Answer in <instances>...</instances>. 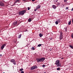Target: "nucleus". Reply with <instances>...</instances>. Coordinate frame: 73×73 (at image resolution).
Returning <instances> with one entry per match:
<instances>
[{
    "label": "nucleus",
    "instance_id": "obj_14",
    "mask_svg": "<svg viewBox=\"0 0 73 73\" xmlns=\"http://www.w3.org/2000/svg\"><path fill=\"white\" fill-rule=\"evenodd\" d=\"M39 36L40 37H42V36H43V35H42L41 33H40L39 35Z\"/></svg>",
    "mask_w": 73,
    "mask_h": 73
},
{
    "label": "nucleus",
    "instance_id": "obj_11",
    "mask_svg": "<svg viewBox=\"0 0 73 73\" xmlns=\"http://www.w3.org/2000/svg\"><path fill=\"white\" fill-rule=\"evenodd\" d=\"M52 7L54 9H56V5H52Z\"/></svg>",
    "mask_w": 73,
    "mask_h": 73
},
{
    "label": "nucleus",
    "instance_id": "obj_17",
    "mask_svg": "<svg viewBox=\"0 0 73 73\" xmlns=\"http://www.w3.org/2000/svg\"><path fill=\"white\" fill-rule=\"evenodd\" d=\"M42 45V44H39L37 46H38V47H40V46H41Z\"/></svg>",
    "mask_w": 73,
    "mask_h": 73
},
{
    "label": "nucleus",
    "instance_id": "obj_1",
    "mask_svg": "<svg viewBox=\"0 0 73 73\" xmlns=\"http://www.w3.org/2000/svg\"><path fill=\"white\" fill-rule=\"evenodd\" d=\"M45 59V58L44 57H42L41 58H37L36 60L38 62H43Z\"/></svg>",
    "mask_w": 73,
    "mask_h": 73
},
{
    "label": "nucleus",
    "instance_id": "obj_12",
    "mask_svg": "<svg viewBox=\"0 0 73 73\" xmlns=\"http://www.w3.org/2000/svg\"><path fill=\"white\" fill-rule=\"evenodd\" d=\"M21 35V34H20L19 35L18 38H21V35Z\"/></svg>",
    "mask_w": 73,
    "mask_h": 73
},
{
    "label": "nucleus",
    "instance_id": "obj_39",
    "mask_svg": "<svg viewBox=\"0 0 73 73\" xmlns=\"http://www.w3.org/2000/svg\"><path fill=\"white\" fill-rule=\"evenodd\" d=\"M14 4L15 5V4H16V3H15V2H14Z\"/></svg>",
    "mask_w": 73,
    "mask_h": 73
},
{
    "label": "nucleus",
    "instance_id": "obj_9",
    "mask_svg": "<svg viewBox=\"0 0 73 73\" xmlns=\"http://www.w3.org/2000/svg\"><path fill=\"white\" fill-rule=\"evenodd\" d=\"M6 46V44H4L3 45L1 48V50H3V49H4V47L5 46Z\"/></svg>",
    "mask_w": 73,
    "mask_h": 73
},
{
    "label": "nucleus",
    "instance_id": "obj_8",
    "mask_svg": "<svg viewBox=\"0 0 73 73\" xmlns=\"http://www.w3.org/2000/svg\"><path fill=\"white\" fill-rule=\"evenodd\" d=\"M0 6H1V7H4V4L3 3V2L0 1Z\"/></svg>",
    "mask_w": 73,
    "mask_h": 73
},
{
    "label": "nucleus",
    "instance_id": "obj_27",
    "mask_svg": "<svg viewBox=\"0 0 73 73\" xmlns=\"http://www.w3.org/2000/svg\"><path fill=\"white\" fill-rule=\"evenodd\" d=\"M60 5V3H58L57 4V6H58V5Z\"/></svg>",
    "mask_w": 73,
    "mask_h": 73
},
{
    "label": "nucleus",
    "instance_id": "obj_6",
    "mask_svg": "<svg viewBox=\"0 0 73 73\" xmlns=\"http://www.w3.org/2000/svg\"><path fill=\"white\" fill-rule=\"evenodd\" d=\"M60 36L59 37V38L60 40H61L62 39V32H61L60 33Z\"/></svg>",
    "mask_w": 73,
    "mask_h": 73
},
{
    "label": "nucleus",
    "instance_id": "obj_18",
    "mask_svg": "<svg viewBox=\"0 0 73 73\" xmlns=\"http://www.w3.org/2000/svg\"><path fill=\"white\" fill-rule=\"evenodd\" d=\"M68 24L69 25H70L71 24V21H69V22H68Z\"/></svg>",
    "mask_w": 73,
    "mask_h": 73
},
{
    "label": "nucleus",
    "instance_id": "obj_32",
    "mask_svg": "<svg viewBox=\"0 0 73 73\" xmlns=\"http://www.w3.org/2000/svg\"><path fill=\"white\" fill-rule=\"evenodd\" d=\"M69 8V7H66V9H68Z\"/></svg>",
    "mask_w": 73,
    "mask_h": 73
},
{
    "label": "nucleus",
    "instance_id": "obj_30",
    "mask_svg": "<svg viewBox=\"0 0 73 73\" xmlns=\"http://www.w3.org/2000/svg\"><path fill=\"white\" fill-rule=\"evenodd\" d=\"M21 73H24V72L23 71H22L21 72Z\"/></svg>",
    "mask_w": 73,
    "mask_h": 73
},
{
    "label": "nucleus",
    "instance_id": "obj_13",
    "mask_svg": "<svg viewBox=\"0 0 73 73\" xmlns=\"http://www.w3.org/2000/svg\"><path fill=\"white\" fill-rule=\"evenodd\" d=\"M20 3V0H17L15 2V3Z\"/></svg>",
    "mask_w": 73,
    "mask_h": 73
},
{
    "label": "nucleus",
    "instance_id": "obj_24",
    "mask_svg": "<svg viewBox=\"0 0 73 73\" xmlns=\"http://www.w3.org/2000/svg\"><path fill=\"white\" fill-rule=\"evenodd\" d=\"M23 68H21L19 70L21 72L22 70H23Z\"/></svg>",
    "mask_w": 73,
    "mask_h": 73
},
{
    "label": "nucleus",
    "instance_id": "obj_25",
    "mask_svg": "<svg viewBox=\"0 0 73 73\" xmlns=\"http://www.w3.org/2000/svg\"><path fill=\"white\" fill-rule=\"evenodd\" d=\"M30 9L31 8L30 7H27V10H28V11H29V9Z\"/></svg>",
    "mask_w": 73,
    "mask_h": 73
},
{
    "label": "nucleus",
    "instance_id": "obj_36",
    "mask_svg": "<svg viewBox=\"0 0 73 73\" xmlns=\"http://www.w3.org/2000/svg\"><path fill=\"white\" fill-rule=\"evenodd\" d=\"M52 38H50V39L51 40H52Z\"/></svg>",
    "mask_w": 73,
    "mask_h": 73
},
{
    "label": "nucleus",
    "instance_id": "obj_7",
    "mask_svg": "<svg viewBox=\"0 0 73 73\" xmlns=\"http://www.w3.org/2000/svg\"><path fill=\"white\" fill-rule=\"evenodd\" d=\"M17 23H18L17 21H15L13 23V26H16V25L17 24Z\"/></svg>",
    "mask_w": 73,
    "mask_h": 73
},
{
    "label": "nucleus",
    "instance_id": "obj_21",
    "mask_svg": "<svg viewBox=\"0 0 73 73\" xmlns=\"http://www.w3.org/2000/svg\"><path fill=\"white\" fill-rule=\"evenodd\" d=\"M31 50H35V48L33 47H32V48H31Z\"/></svg>",
    "mask_w": 73,
    "mask_h": 73
},
{
    "label": "nucleus",
    "instance_id": "obj_3",
    "mask_svg": "<svg viewBox=\"0 0 73 73\" xmlns=\"http://www.w3.org/2000/svg\"><path fill=\"white\" fill-rule=\"evenodd\" d=\"M26 11H27L25 10H22L19 12V15L23 16V15H24V14L25 13V12H26Z\"/></svg>",
    "mask_w": 73,
    "mask_h": 73
},
{
    "label": "nucleus",
    "instance_id": "obj_29",
    "mask_svg": "<svg viewBox=\"0 0 73 73\" xmlns=\"http://www.w3.org/2000/svg\"><path fill=\"white\" fill-rule=\"evenodd\" d=\"M42 66L43 67H45V65H43Z\"/></svg>",
    "mask_w": 73,
    "mask_h": 73
},
{
    "label": "nucleus",
    "instance_id": "obj_41",
    "mask_svg": "<svg viewBox=\"0 0 73 73\" xmlns=\"http://www.w3.org/2000/svg\"><path fill=\"white\" fill-rule=\"evenodd\" d=\"M44 73H46L45 72Z\"/></svg>",
    "mask_w": 73,
    "mask_h": 73
},
{
    "label": "nucleus",
    "instance_id": "obj_26",
    "mask_svg": "<svg viewBox=\"0 0 73 73\" xmlns=\"http://www.w3.org/2000/svg\"><path fill=\"white\" fill-rule=\"evenodd\" d=\"M71 37L72 38H73V33H72L71 35Z\"/></svg>",
    "mask_w": 73,
    "mask_h": 73
},
{
    "label": "nucleus",
    "instance_id": "obj_4",
    "mask_svg": "<svg viewBox=\"0 0 73 73\" xmlns=\"http://www.w3.org/2000/svg\"><path fill=\"white\" fill-rule=\"evenodd\" d=\"M11 62H12L14 65H16V61L14 59H12L10 60Z\"/></svg>",
    "mask_w": 73,
    "mask_h": 73
},
{
    "label": "nucleus",
    "instance_id": "obj_31",
    "mask_svg": "<svg viewBox=\"0 0 73 73\" xmlns=\"http://www.w3.org/2000/svg\"><path fill=\"white\" fill-rule=\"evenodd\" d=\"M3 56V55L1 54H0V57H2Z\"/></svg>",
    "mask_w": 73,
    "mask_h": 73
},
{
    "label": "nucleus",
    "instance_id": "obj_37",
    "mask_svg": "<svg viewBox=\"0 0 73 73\" xmlns=\"http://www.w3.org/2000/svg\"><path fill=\"white\" fill-rule=\"evenodd\" d=\"M19 25V24H18V25Z\"/></svg>",
    "mask_w": 73,
    "mask_h": 73
},
{
    "label": "nucleus",
    "instance_id": "obj_19",
    "mask_svg": "<svg viewBox=\"0 0 73 73\" xmlns=\"http://www.w3.org/2000/svg\"><path fill=\"white\" fill-rule=\"evenodd\" d=\"M57 70H60V68L58 67L56 69Z\"/></svg>",
    "mask_w": 73,
    "mask_h": 73
},
{
    "label": "nucleus",
    "instance_id": "obj_40",
    "mask_svg": "<svg viewBox=\"0 0 73 73\" xmlns=\"http://www.w3.org/2000/svg\"><path fill=\"white\" fill-rule=\"evenodd\" d=\"M66 31H67V30H66Z\"/></svg>",
    "mask_w": 73,
    "mask_h": 73
},
{
    "label": "nucleus",
    "instance_id": "obj_5",
    "mask_svg": "<svg viewBox=\"0 0 73 73\" xmlns=\"http://www.w3.org/2000/svg\"><path fill=\"white\" fill-rule=\"evenodd\" d=\"M38 67H37V66L35 65V66H33L31 68V70H34L36 69H37Z\"/></svg>",
    "mask_w": 73,
    "mask_h": 73
},
{
    "label": "nucleus",
    "instance_id": "obj_2",
    "mask_svg": "<svg viewBox=\"0 0 73 73\" xmlns=\"http://www.w3.org/2000/svg\"><path fill=\"white\" fill-rule=\"evenodd\" d=\"M54 64H56L57 67H61V64L60 63V60H56Z\"/></svg>",
    "mask_w": 73,
    "mask_h": 73
},
{
    "label": "nucleus",
    "instance_id": "obj_42",
    "mask_svg": "<svg viewBox=\"0 0 73 73\" xmlns=\"http://www.w3.org/2000/svg\"><path fill=\"white\" fill-rule=\"evenodd\" d=\"M3 73H5L4 72H3Z\"/></svg>",
    "mask_w": 73,
    "mask_h": 73
},
{
    "label": "nucleus",
    "instance_id": "obj_20",
    "mask_svg": "<svg viewBox=\"0 0 73 73\" xmlns=\"http://www.w3.org/2000/svg\"><path fill=\"white\" fill-rule=\"evenodd\" d=\"M70 46L71 48L72 49H73V46H72L71 45H70Z\"/></svg>",
    "mask_w": 73,
    "mask_h": 73
},
{
    "label": "nucleus",
    "instance_id": "obj_15",
    "mask_svg": "<svg viewBox=\"0 0 73 73\" xmlns=\"http://www.w3.org/2000/svg\"><path fill=\"white\" fill-rule=\"evenodd\" d=\"M32 19H31V18H29V19H28V21H29V22H31V21H32Z\"/></svg>",
    "mask_w": 73,
    "mask_h": 73
},
{
    "label": "nucleus",
    "instance_id": "obj_35",
    "mask_svg": "<svg viewBox=\"0 0 73 73\" xmlns=\"http://www.w3.org/2000/svg\"><path fill=\"white\" fill-rule=\"evenodd\" d=\"M32 0V1H35V0Z\"/></svg>",
    "mask_w": 73,
    "mask_h": 73
},
{
    "label": "nucleus",
    "instance_id": "obj_33",
    "mask_svg": "<svg viewBox=\"0 0 73 73\" xmlns=\"http://www.w3.org/2000/svg\"><path fill=\"white\" fill-rule=\"evenodd\" d=\"M67 0H64V1L65 3H66V1H67Z\"/></svg>",
    "mask_w": 73,
    "mask_h": 73
},
{
    "label": "nucleus",
    "instance_id": "obj_28",
    "mask_svg": "<svg viewBox=\"0 0 73 73\" xmlns=\"http://www.w3.org/2000/svg\"><path fill=\"white\" fill-rule=\"evenodd\" d=\"M37 9H37L36 8H36H35L34 11H35V12H36V11H37Z\"/></svg>",
    "mask_w": 73,
    "mask_h": 73
},
{
    "label": "nucleus",
    "instance_id": "obj_10",
    "mask_svg": "<svg viewBox=\"0 0 73 73\" xmlns=\"http://www.w3.org/2000/svg\"><path fill=\"white\" fill-rule=\"evenodd\" d=\"M41 7V5H38V6L36 7V8L38 9H40Z\"/></svg>",
    "mask_w": 73,
    "mask_h": 73
},
{
    "label": "nucleus",
    "instance_id": "obj_16",
    "mask_svg": "<svg viewBox=\"0 0 73 73\" xmlns=\"http://www.w3.org/2000/svg\"><path fill=\"white\" fill-rule=\"evenodd\" d=\"M58 1V0H54V4H56V2Z\"/></svg>",
    "mask_w": 73,
    "mask_h": 73
},
{
    "label": "nucleus",
    "instance_id": "obj_23",
    "mask_svg": "<svg viewBox=\"0 0 73 73\" xmlns=\"http://www.w3.org/2000/svg\"><path fill=\"white\" fill-rule=\"evenodd\" d=\"M55 24H56V25H57V24H58V22H57V21H56L55 22Z\"/></svg>",
    "mask_w": 73,
    "mask_h": 73
},
{
    "label": "nucleus",
    "instance_id": "obj_22",
    "mask_svg": "<svg viewBox=\"0 0 73 73\" xmlns=\"http://www.w3.org/2000/svg\"><path fill=\"white\" fill-rule=\"evenodd\" d=\"M57 21L58 22V23H60V19H58L57 20Z\"/></svg>",
    "mask_w": 73,
    "mask_h": 73
},
{
    "label": "nucleus",
    "instance_id": "obj_38",
    "mask_svg": "<svg viewBox=\"0 0 73 73\" xmlns=\"http://www.w3.org/2000/svg\"><path fill=\"white\" fill-rule=\"evenodd\" d=\"M62 59H64V58H62Z\"/></svg>",
    "mask_w": 73,
    "mask_h": 73
},
{
    "label": "nucleus",
    "instance_id": "obj_34",
    "mask_svg": "<svg viewBox=\"0 0 73 73\" xmlns=\"http://www.w3.org/2000/svg\"><path fill=\"white\" fill-rule=\"evenodd\" d=\"M23 1H26V0H23Z\"/></svg>",
    "mask_w": 73,
    "mask_h": 73
}]
</instances>
